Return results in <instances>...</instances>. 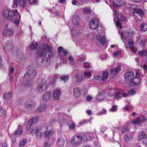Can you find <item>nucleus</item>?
<instances>
[{
  "label": "nucleus",
  "instance_id": "1",
  "mask_svg": "<svg viewBox=\"0 0 147 147\" xmlns=\"http://www.w3.org/2000/svg\"><path fill=\"white\" fill-rule=\"evenodd\" d=\"M2 14L3 17L9 20L12 22L14 21L15 24L17 25H19L21 17L18 14L17 9H15L13 12L11 11L5 10L3 11Z\"/></svg>",
  "mask_w": 147,
  "mask_h": 147
},
{
  "label": "nucleus",
  "instance_id": "2",
  "mask_svg": "<svg viewBox=\"0 0 147 147\" xmlns=\"http://www.w3.org/2000/svg\"><path fill=\"white\" fill-rule=\"evenodd\" d=\"M43 50L45 51L44 53V57L47 58H50L53 56V54L51 52V47L49 45H42Z\"/></svg>",
  "mask_w": 147,
  "mask_h": 147
},
{
  "label": "nucleus",
  "instance_id": "3",
  "mask_svg": "<svg viewBox=\"0 0 147 147\" xmlns=\"http://www.w3.org/2000/svg\"><path fill=\"white\" fill-rule=\"evenodd\" d=\"M38 81L40 82V83L37 88L38 91L40 93L45 91L47 88L46 82L43 80L41 79H39Z\"/></svg>",
  "mask_w": 147,
  "mask_h": 147
},
{
  "label": "nucleus",
  "instance_id": "4",
  "mask_svg": "<svg viewBox=\"0 0 147 147\" xmlns=\"http://www.w3.org/2000/svg\"><path fill=\"white\" fill-rule=\"evenodd\" d=\"M33 74H25L24 77L25 78L26 80H27L28 81H24L23 82L24 86L25 88H28L31 86L32 84L31 81L32 79L31 77L33 76ZM33 78V77H32Z\"/></svg>",
  "mask_w": 147,
  "mask_h": 147
},
{
  "label": "nucleus",
  "instance_id": "5",
  "mask_svg": "<svg viewBox=\"0 0 147 147\" xmlns=\"http://www.w3.org/2000/svg\"><path fill=\"white\" fill-rule=\"evenodd\" d=\"M140 74H136L134 77L133 80L130 81L129 85L131 87L137 86L140 84L141 82L140 78Z\"/></svg>",
  "mask_w": 147,
  "mask_h": 147
},
{
  "label": "nucleus",
  "instance_id": "6",
  "mask_svg": "<svg viewBox=\"0 0 147 147\" xmlns=\"http://www.w3.org/2000/svg\"><path fill=\"white\" fill-rule=\"evenodd\" d=\"M83 139L82 136L78 135L74 136L71 139V143L73 145L79 144Z\"/></svg>",
  "mask_w": 147,
  "mask_h": 147
},
{
  "label": "nucleus",
  "instance_id": "7",
  "mask_svg": "<svg viewBox=\"0 0 147 147\" xmlns=\"http://www.w3.org/2000/svg\"><path fill=\"white\" fill-rule=\"evenodd\" d=\"M13 34L14 30L13 28H6L5 29L3 32V35L6 37H10L13 35Z\"/></svg>",
  "mask_w": 147,
  "mask_h": 147
},
{
  "label": "nucleus",
  "instance_id": "8",
  "mask_svg": "<svg viewBox=\"0 0 147 147\" xmlns=\"http://www.w3.org/2000/svg\"><path fill=\"white\" fill-rule=\"evenodd\" d=\"M91 74H76V78L78 82H80L84 78H88Z\"/></svg>",
  "mask_w": 147,
  "mask_h": 147
},
{
  "label": "nucleus",
  "instance_id": "9",
  "mask_svg": "<svg viewBox=\"0 0 147 147\" xmlns=\"http://www.w3.org/2000/svg\"><path fill=\"white\" fill-rule=\"evenodd\" d=\"M39 117L38 116L32 118L30 120H29L28 122L26 125V130H30V128L31 127L32 125L38 121Z\"/></svg>",
  "mask_w": 147,
  "mask_h": 147
},
{
  "label": "nucleus",
  "instance_id": "10",
  "mask_svg": "<svg viewBox=\"0 0 147 147\" xmlns=\"http://www.w3.org/2000/svg\"><path fill=\"white\" fill-rule=\"evenodd\" d=\"M146 134L144 131L141 132L139 133L138 138V141H140L142 139H143V143L147 147V138L144 139L146 136Z\"/></svg>",
  "mask_w": 147,
  "mask_h": 147
},
{
  "label": "nucleus",
  "instance_id": "11",
  "mask_svg": "<svg viewBox=\"0 0 147 147\" xmlns=\"http://www.w3.org/2000/svg\"><path fill=\"white\" fill-rule=\"evenodd\" d=\"M146 120V117L143 116L134 119L133 120V123L134 124L139 125L142 122H144Z\"/></svg>",
  "mask_w": 147,
  "mask_h": 147
},
{
  "label": "nucleus",
  "instance_id": "12",
  "mask_svg": "<svg viewBox=\"0 0 147 147\" xmlns=\"http://www.w3.org/2000/svg\"><path fill=\"white\" fill-rule=\"evenodd\" d=\"M98 21L95 19H93L90 21L89 23V26L92 30L97 28L98 26Z\"/></svg>",
  "mask_w": 147,
  "mask_h": 147
},
{
  "label": "nucleus",
  "instance_id": "13",
  "mask_svg": "<svg viewBox=\"0 0 147 147\" xmlns=\"http://www.w3.org/2000/svg\"><path fill=\"white\" fill-rule=\"evenodd\" d=\"M25 106L26 108L32 109L35 106L34 102L32 100L27 101L25 103Z\"/></svg>",
  "mask_w": 147,
  "mask_h": 147
},
{
  "label": "nucleus",
  "instance_id": "14",
  "mask_svg": "<svg viewBox=\"0 0 147 147\" xmlns=\"http://www.w3.org/2000/svg\"><path fill=\"white\" fill-rule=\"evenodd\" d=\"M61 94V90L58 88H56L53 91V97L55 100H58Z\"/></svg>",
  "mask_w": 147,
  "mask_h": 147
},
{
  "label": "nucleus",
  "instance_id": "15",
  "mask_svg": "<svg viewBox=\"0 0 147 147\" xmlns=\"http://www.w3.org/2000/svg\"><path fill=\"white\" fill-rule=\"evenodd\" d=\"M52 93L50 91H47L42 96V99L45 101H47L51 98Z\"/></svg>",
  "mask_w": 147,
  "mask_h": 147
},
{
  "label": "nucleus",
  "instance_id": "16",
  "mask_svg": "<svg viewBox=\"0 0 147 147\" xmlns=\"http://www.w3.org/2000/svg\"><path fill=\"white\" fill-rule=\"evenodd\" d=\"M115 16L116 18H114V22H116V25L117 27L119 28V11L115 9Z\"/></svg>",
  "mask_w": 147,
  "mask_h": 147
},
{
  "label": "nucleus",
  "instance_id": "17",
  "mask_svg": "<svg viewBox=\"0 0 147 147\" xmlns=\"http://www.w3.org/2000/svg\"><path fill=\"white\" fill-rule=\"evenodd\" d=\"M96 39L99 40L102 45H104L105 44L106 38L105 36H102L100 34H98L96 35Z\"/></svg>",
  "mask_w": 147,
  "mask_h": 147
},
{
  "label": "nucleus",
  "instance_id": "18",
  "mask_svg": "<svg viewBox=\"0 0 147 147\" xmlns=\"http://www.w3.org/2000/svg\"><path fill=\"white\" fill-rule=\"evenodd\" d=\"M23 131L22 126L19 125L17 129L13 133V134L16 136L21 135Z\"/></svg>",
  "mask_w": 147,
  "mask_h": 147
},
{
  "label": "nucleus",
  "instance_id": "19",
  "mask_svg": "<svg viewBox=\"0 0 147 147\" xmlns=\"http://www.w3.org/2000/svg\"><path fill=\"white\" fill-rule=\"evenodd\" d=\"M92 137V134L91 133H87L84 134V136L82 138L84 141H87L90 140Z\"/></svg>",
  "mask_w": 147,
  "mask_h": 147
},
{
  "label": "nucleus",
  "instance_id": "20",
  "mask_svg": "<svg viewBox=\"0 0 147 147\" xmlns=\"http://www.w3.org/2000/svg\"><path fill=\"white\" fill-rule=\"evenodd\" d=\"M80 22V18L79 16L75 15L73 17L72 20L73 23L74 25H78Z\"/></svg>",
  "mask_w": 147,
  "mask_h": 147
},
{
  "label": "nucleus",
  "instance_id": "21",
  "mask_svg": "<svg viewBox=\"0 0 147 147\" xmlns=\"http://www.w3.org/2000/svg\"><path fill=\"white\" fill-rule=\"evenodd\" d=\"M134 74H125V80L126 81H128L130 82L133 79L134 76Z\"/></svg>",
  "mask_w": 147,
  "mask_h": 147
},
{
  "label": "nucleus",
  "instance_id": "22",
  "mask_svg": "<svg viewBox=\"0 0 147 147\" xmlns=\"http://www.w3.org/2000/svg\"><path fill=\"white\" fill-rule=\"evenodd\" d=\"M47 107V105L45 104H41L37 108V111L39 112H41L45 110Z\"/></svg>",
  "mask_w": 147,
  "mask_h": 147
},
{
  "label": "nucleus",
  "instance_id": "23",
  "mask_svg": "<svg viewBox=\"0 0 147 147\" xmlns=\"http://www.w3.org/2000/svg\"><path fill=\"white\" fill-rule=\"evenodd\" d=\"M65 143L64 139L62 137H59L57 139V144L59 146H62Z\"/></svg>",
  "mask_w": 147,
  "mask_h": 147
},
{
  "label": "nucleus",
  "instance_id": "24",
  "mask_svg": "<svg viewBox=\"0 0 147 147\" xmlns=\"http://www.w3.org/2000/svg\"><path fill=\"white\" fill-rule=\"evenodd\" d=\"M80 91L78 87L75 88L74 90L73 94L74 96L78 97L80 95Z\"/></svg>",
  "mask_w": 147,
  "mask_h": 147
},
{
  "label": "nucleus",
  "instance_id": "25",
  "mask_svg": "<svg viewBox=\"0 0 147 147\" xmlns=\"http://www.w3.org/2000/svg\"><path fill=\"white\" fill-rule=\"evenodd\" d=\"M123 33H122L121 32V37L122 38H124V39H125V38L127 37V36H128V37L131 36L132 35H133V34L132 32H128L127 34L125 32H124V31L123 32Z\"/></svg>",
  "mask_w": 147,
  "mask_h": 147
},
{
  "label": "nucleus",
  "instance_id": "26",
  "mask_svg": "<svg viewBox=\"0 0 147 147\" xmlns=\"http://www.w3.org/2000/svg\"><path fill=\"white\" fill-rule=\"evenodd\" d=\"M140 30L143 32H145L147 31V24L143 23L142 24L140 27Z\"/></svg>",
  "mask_w": 147,
  "mask_h": 147
},
{
  "label": "nucleus",
  "instance_id": "27",
  "mask_svg": "<svg viewBox=\"0 0 147 147\" xmlns=\"http://www.w3.org/2000/svg\"><path fill=\"white\" fill-rule=\"evenodd\" d=\"M134 11L136 13L138 14L140 16H142L144 14L143 11L140 8L134 9Z\"/></svg>",
  "mask_w": 147,
  "mask_h": 147
},
{
  "label": "nucleus",
  "instance_id": "28",
  "mask_svg": "<svg viewBox=\"0 0 147 147\" xmlns=\"http://www.w3.org/2000/svg\"><path fill=\"white\" fill-rule=\"evenodd\" d=\"M39 128L38 127H36L35 128H30V130H29L30 131V133L32 134H36L37 132L38 131ZM29 131V130H28Z\"/></svg>",
  "mask_w": 147,
  "mask_h": 147
},
{
  "label": "nucleus",
  "instance_id": "29",
  "mask_svg": "<svg viewBox=\"0 0 147 147\" xmlns=\"http://www.w3.org/2000/svg\"><path fill=\"white\" fill-rule=\"evenodd\" d=\"M133 136L130 134H126L124 136V139L125 141H128L131 139Z\"/></svg>",
  "mask_w": 147,
  "mask_h": 147
},
{
  "label": "nucleus",
  "instance_id": "30",
  "mask_svg": "<svg viewBox=\"0 0 147 147\" xmlns=\"http://www.w3.org/2000/svg\"><path fill=\"white\" fill-rule=\"evenodd\" d=\"M20 5L22 7L24 6L27 2V0H18Z\"/></svg>",
  "mask_w": 147,
  "mask_h": 147
},
{
  "label": "nucleus",
  "instance_id": "31",
  "mask_svg": "<svg viewBox=\"0 0 147 147\" xmlns=\"http://www.w3.org/2000/svg\"><path fill=\"white\" fill-rule=\"evenodd\" d=\"M58 122L60 124V125H63L65 124L66 122V120L65 119H63L62 117H59L58 119Z\"/></svg>",
  "mask_w": 147,
  "mask_h": 147
},
{
  "label": "nucleus",
  "instance_id": "32",
  "mask_svg": "<svg viewBox=\"0 0 147 147\" xmlns=\"http://www.w3.org/2000/svg\"><path fill=\"white\" fill-rule=\"evenodd\" d=\"M45 51L43 50V48L42 47V49H38L37 50L36 54L40 56H41L43 55H44V53Z\"/></svg>",
  "mask_w": 147,
  "mask_h": 147
},
{
  "label": "nucleus",
  "instance_id": "33",
  "mask_svg": "<svg viewBox=\"0 0 147 147\" xmlns=\"http://www.w3.org/2000/svg\"><path fill=\"white\" fill-rule=\"evenodd\" d=\"M27 142V140L26 139H23L21 140L19 144V145L20 146H24Z\"/></svg>",
  "mask_w": 147,
  "mask_h": 147
},
{
  "label": "nucleus",
  "instance_id": "34",
  "mask_svg": "<svg viewBox=\"0 0 147 147\" xmlns=\"http://www.w3.org/2000/svg\"><path fill=\"white\" fill-rule=\"evenodd\" d=\"M53 134V131L51 130L48 131H46V132L45 133V135L46 137H49Z\"/></svg>",
  "mask_w": 147,
  "mask_h": 147
},
{
  "label": "nucleus",
  "instance_id": "35",
  "mask_svg": "<svg viewBox=\"0 0 147 147\" xmlns=\"http://www.w3.org/2000/svg\"><path fill=\"white\" fill-rule=\"evenodd\" d=\"M129 129L128 127L127 126L123 127L121 130V132L123 134L125 132H129Z\"/></svg>",
  "mask_w": 147,
  "mask_h": 147
},
{
  "label": "nucleus",
  "instance_id": "36",
  "mask_svg": "<svg viewBox=\"0 0 147 147\" xmlns=\"http://www.w3.org/2000/svg\"><path fill=\"white\" fill-rule=\"evenodd\" d=\"M138 53L142 56H146L147 55V51L144 50H143L142 51H139Z\"/></svg>",
  "mask_w": 147,
  "mask_h": 147
},
{
  "label": "nucleus",
  "instance_id": "37",
  "mask_svg": "<svg viewBox=\"0 0 147 147\" xmlns=\"http://www.w3.org/2000/svg\"><path fill=\"white\" fill-rule=\"evenodd\" d=\"M119 71V65L115 69H112L111 70V74H115V73H118Z\"/></svg>",
  "mask_w": 147,
  "mask_h": 147
},
{
  "label": "nucleus",
  "instance_id": "38",
  "mask_svg": "<svg viewBox=\"0 0 147 147\" xmlns=\"http://www.w3.org/2000/svg\"><path fill=\"white\" fill-rule=\"evenodd\" d=\"M60 79L66 82H67L69 79V76H64L61 77L60 78Z\"/></svg>",
  "mask_w": 147,
  "mask_h": 147
},
{
  "label": "nucleus",
  "instance_id": "39",
  "mask_svg": "<svg viewBox=\"0 0 147 147\" xmlns=\"http://www.w3.org/2000/svg\"><path fill=\"white\" fill-rule=\"evenodd\" d=\"M5 113V110L1 107H0V116H4Z\"/></svg>",
  "mask_w": 147,
  "mask_h": 147
},
{
  "label": "nucleus",
  "instance_id": "40",
  "mask_svg": "<svg viewBox=\"0 0 147 147\" xmlns=\"http://www.w3.org/2000/svg\"><path fill=\"white\" fill-rule=\"evenodd\" d=\"M75 127V123L72 122L69 125V128L71 130H74Z\"/></svg>",
  "mask_w": 147,
  "mask_h": 147
},
{
  "label": "nucleus",
  "instance_id": "41",
  "mask_svg": "<svg viewBox=\"0 0 147 147\" xmlns=\"http://www.w3.org/2000/svg\"><path fill=\"white\" fill-rule=\"evenodd\" d=\"M97 32L99 33H101L103 32V28L100 26H98L97 28Z\"/></svg>",
  "mask_w": 147,
  "mask_h": 147
},
{
  "label": "nucleus",
  "instance_id": "42",
  "mask_svg": "<svg viewBox=\"0 0 147 147\" xmlns=\"http://www.w3.org/2000/svg\"><path fill=\"white\" fill-rule=\"evenodd\" d=\"M128 40L129 41V42L128 43V45L129 46V47L130 48H131L134 46V42L133 40L131 39H128Z\"/></svg>",
  "mask_w": 147,
  "mask_h": 147
},
{
  "label": "nucleus",
  "instance_id": "43",
  "mask_svg": "<svg viewBox=\"0 0 147 147\" xmlns=\"http://www.w3.org/2000/svg\"><path fill=\"white\" fill-rule=\"evenodd\" d=\"M11 94L9 92L5 94L3 96V98L5 99L11 97Z\"/></svg>",
  "mask_w": 147,
  "mask_h": 147
},
{
  "label": "nucleus",
  "instance_id": "44",
  "mask_svg": "<svg viewBox=\"0 0 147 147\" xmlns=\"http://www.w3.org/2000/svg\"><path fill=\"white\" fill-rule=\"evenodd\" d=\"M83 66L86 68H89L91 66V64L90 63L88 62H85L83 63Z\"/></svg>",
  "mask_w": 147,
  "mask_h": 147
},
{
  "label": "nucleus",
  "instance_id": "45",
  "mask_svg": "<svg viewBox=\"0 0 147 147\" xmlns=\"http://www.w3.org/2000/svg\"><path fill=\"white\" fill-rule=\"evenodd\" d=\"M36 70L34 69H29L26 72V74H35L36 73Z\"/></svg>",
  "mask_w": 147,
  "mask_h": 147
},
{
  "label": "nucleus",
  "instance_id": "46",
  "mask_svg": "<svg viewBox=\"0 0 147 147\" xmlns=\"http://www.w3.org/2000/svg\"><path fill=\"white\" fill-rule=\"evenodd\" d=\"M37 46L38 45L37 43H33L30 46V48L31 49H35L37 48Z\"/></svg>",
  "mask_w": 147,
  "mask_h": 147
},
{
  "label": "nucleus",
  "instance_id": "47",
  "mask_svg": "<svg viewBox=\"0 0 147 147\" xmlns=\"http://www.w3.org/2000/svg\"><path fill=\"white\" fill-rule=\"evenodd\" d=\"M102 81H105L108 78V74H102Z\"/></svg>",
  "mask_w": 147,
  "mask_h": 147
},
{
  "label": "nucleus",
  "instance_id": "48",
  "mask_svg": "<svg viewBox=\"0 0 147 147\" xmlns=\"http://www.w3.org/2000/svg\"><path fill=\"white\" fill-rule=\"evenodd\" d=\"M47 61L45 60L44 59H42L41 65L42 67H45L47 65Z\"/></svg>",
  "mask_w": 147,
  "mask_h": 147
},
{
  "label": "nucleus",
  "instance_id": "49",
  "mask_svg": "<svg viewBox=\"0 0 147 147\" xmlns=\"http://www.w3.org/2000/svg\"><path fill=\"white\" fill-rule=\"evenodd\" d=\"M113 56L119 58V51H115L113 53Z\"/></svg>",
  "mask_w": 147,
  "mask_h": 147
},
{
  "label": "nucleus",
  "instance_id": "50",
  "mask_svg": "<svg viewBox=\"0 0 147 147\" xmlns=\"http://www.w3.org/2000/svg\"><path fill=\"white\" fill-rule=\"evenodd\" d=\"M43 133L40 131H39V130H38V131L37 132L36 134V137H41L43 135Z\"/></svg>",
  "mask_w": 147,
  "mask_h": 147
},
{
  "label": "nucleus",
  "instance_id": "51",
  "mask_svg": "<svg viewBox=\"0 0 147 147\" xmlns=\"http://www.w3.org/2000/svg\"><path fill=\"white\" fill-rule=\"evenodd\" d=\"M102 76L100 75H97L95 76L94 77V79L96 80H99L102 79Z\"/></svg>",
  "mask_w": 147,
  "mask_h": 147
},
{
  "label": "nucleus",
  "instance_id": "52",
  "mask_svg": "<svg viewBox=\"0 0 147 147\" xmlns=\"http://www.w3.org/2000/svg\"><path fill=\"white\" fill-rule=\"evenodd\" d=\"M136 93V91L132 89H130L128 91V93L131 95L134 94Z\"/></svg>",
  "mask_w": 147,
  "mask_h": 147
},
{
  "label": "nucleus",
  "instance_id": "53",
  "mask_svg": "<svg viewBox=\"0 0 147 147\" xmlns=\"http://www.w3.org/2000/svg\"><path fill=\"white\" fill-rule=\"evenodd\" d=\"M86 0H77V3L80 4H84L86 1Z\"/></svg>",
  "mask_w": 147,
  "mask_h": 147
},
{
  "label": "nucleus",
  "instance_id": "54",
  "mask_svg": "<svg viewBox=\"0 0 147 147\" xmlns=\"http://www.w3.org/2000/svg\"><path fill=\"white\" fill-rule=\"evenodd\" d=\"M131 50L134 53H136L137 51V49L136 47L134 46L130 48Z\"/></svg>",
  "mask_w": 147,
  "mask_h": 147
},
{
  "label": "nucleus",
  "instance_id": "55",
  "mask_svg": "<svg viewBox=\"0 0 147 147\" xmlns=\"http://www.w3.org/2000/svg\"><path fill=\"white\" fill-rule=\"evenodd\" d=\"M18 5L17 0H14L13 5V7L14 8L16 7Z\"/></svg>",
  "mask_w": 147,
  "mask_h": 147
},
{
  "label": "nucleus",
  "instance_id": "56",
  "mask_svg": "<svg viewBox=\"0 0 147 147\" xmlns=\"http://www.w3.org/2000/svg\"><path fill=\"white\" fill-rule=\"evenodd\" d=\"M51 145L49 142H46L44 143V147H49Z\"/></svg>",
  "mask_w": 147,
  "mask_h": 147
},
{
  "label": "nucleus",
  "instance_id": "57",
  "mask_svg": "<svg viewBox=\"0 0 147 147\" xmlns=\"http://www.w3.org/2000/svg\"><path fill=\"white\" fill-rule=\"evenodd\" d=\"M113 5L115 7H118L119 6V3L117 2H115L113 1Z\"/></svg>",
  "mask_w": 147,
  "mask_h": 147
},
{
  "label": "nucleus",
  "instance_id": "58",
  "mask_svg": "<svg viewBox=\"0 0 147 147\" xmlns=\"http://www.w3.org/2000/svg\"><path fill=\"white\" fill-rule=\"evenodd\" d=\"M0 147H7V144L4 142H0Z\"/></svg>",
  "mask_w": 147,
  "mask_h": 147
},
{
  "label": "nucleus",
  "instance_id": "59",
  "mask_svg": "<svg viewBox=\"0 0 147 147\" xmlns=\"http://www.w3.org/2000/svg\"><path fill=\"white\" fill-rule=\"evenodd\" d=\"M113 96H114V98L115 99H118L119 98V92H117L116 94L115 95L114 94V95H113Z\"/></svg>",
  "mask_w": 147,
  "mask_h": 147
},
{
  "label": "nucleus",
  "instance_id": "60",
  "mask_svg": "<svg viewBox=\"0 0 147 147\" xmlns=\"http://www.w3.org/2000/svg\"><path fill=\"white\" fill-rule=\"evenodd\" d=\"M83 11L84 13L87 14H89L90 13V10L87 9H84Z\"/></svg>",
  "mask_w": 147,
  "mask_h": 147
},
{
  "label": "nucleus",
  "instance_id": "61",
  "mask_svg": "<svg viewBox=\"0 0 147 147\" xmlns=\"http://www.w3.org/2000/svg\"><path fill=\"white\" fill-rule=\"evenodd\" d=\"M120 21H127V19L122 16L120 17Z\"/></svg>",
  "mask_w": 147,
  "mask_h": 147
},
{
  "label": "nucleus",
  "instance_id": "62",
  "mask_svg": "<svg viewBox=\"0 0 147 147\" xmlns=\"http://www.w3.org/2000/svg\"><path fill=\"white\" fill-rule=\"evenodd\" d=\"M117 110V108L116 106H113L110 109V110L112 112H114L116 111Z\"/></svg>",
  "mask_w": 147,
  "mask_h": 147
},
{
  "label": "nucleus",
  "instance_id": "63",
  "mask_svg": "<svg viewBox=\"0 0 147 147\" xmlns=\"http://www.w3.org/2000/svg\"><path fill=\"white\" fill-rule=\"evenodd\" d=\"M63 48L61 47H59L58 48V52L59 53H61L62 51H63Z\"/></svg>",
  "mask_w": 147,
  "mask_h": 147
},
{
  "label": "nucleus",
  "instance_id": "64",
  "mask_svg": "<svg viewBox=\"0 0 147 147\" xmlns=\"http://www.w3.org/2000/svg\"><path fill=\"white\" fill-rule=\"evenodd\" d=\"M14 68L13 67H11L9 69V73L11 74L13 73L14 71Z\"/></svg>",
  "mask_w": 147,
  "mask_h": 147
}]
</instances>
